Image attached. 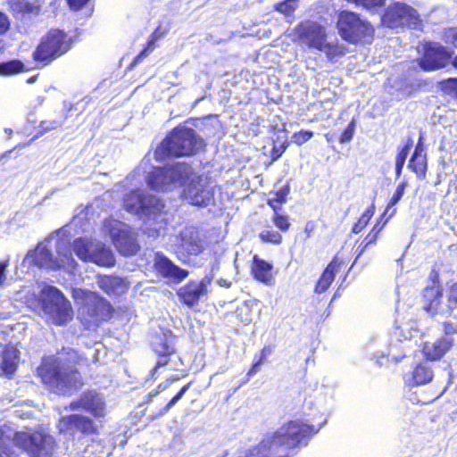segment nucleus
<instances>
[{
  "label": "nucleus",
  "instance_id": "obj_1",
  "mask_svg": "<svg viewBox=\"0 0 457 457\" xmlns=\"http://www.w3.org/2000/svg\"><path fill=\"white\" fill-rule=\"evenodd\" d=\"M189 184L183 191L184 199L190 204L207 206L213 199L212 187L200 176H196L191 165L184 162L154 168L146 177L148 186L157 191H168Z\"/></svg>",
  "mask_w": 457,
  "mask_h": 457
},
{
  "label": "nucleus",
  "instance_id": "obj_2",
  "mask_svg": "<svg viewBox=\"0 0 457 457\" xmlns=\"http://www.w3.org/2000/svg\"><path fill=\"white\" fill-rule=\"evenodd\" d=\"M327 422L325 419L318 426L303 420H293L280 427L272 436H265L258 445L248 448L249 457H268L278 446L294 449L306 445L307 440L317 434Z\"/></svg>",
  "mask_w": 457,
  "mask_h": 457
},
{
  "label": "nucleus",
  "instance_id": "obj_3",
  "mask_svg": "<svg viewBox=\"0 0 457 457\" xmlns=\"http://www.w3.org/2000/svg\"><path fill=\"white\" fill-rule=\"evenodd\" d=\"M54 445V438L44 431L15 433L9 427H0V457H18L16 449L30 457H49Z\"/></svg>",
  "mask_w": 457,
  "mask_h": 457
},
{
  "label": "nucleus",
  "instance_id": "obj_4",
  "mask_svg": "<svg viewBox=\"0 0 457 457\" xmlns=\"http://www.w3.org/2000/svg\"><path fill=\"white\" fill-rule=\"evenodd\" d=\"M38 374L42 381L59 395H64L72 388H79L83 385L77 370L60 357L44 361L38 369Z\"/></svg>",
  "mask_w": 457,
  "mask_h": 457
},
{
  "label": "nucleus",
  "instance_id": "obj_5",
  "mask_svg": "<svg viewBox=\"0 0 457 457\" xmlns=\"http://www.w3.org/2000/svg\"><path fill=\"white\" fill-rule=\"evenodd\" d=\"M204 146V142L195 131L186 126L175 128L154 152L157 160L165 157L195 154Z\"/></svg>",
  "mask_w": 457,
  "mask_h": 457
},
{
  "label": "nucleus",
  "instance_id": "obj_6",
  "mask_svg": "<svg viewBox=\"0 0 457 457\" xmlns=\"http://www.w3.org/2000/svg\"><path fill=\"white\" fill-rule=\"evenodd\" d=\"M72 296L79 308V317L87 329L97 327L111 315L112 305L96 292L88 289L74 288Z\"/></svg>",
  "mask_w": 457,
  "mask_h": 457
},
{
  "label": "nucleus",
  "instance_id": "obj_7",
  "mask_svg": "<svg viewBox=\"0 0 457 457\" xmlns=\"http://www.w3.org/2000/svg\"><path fill=\"white\" fill-rule=\"evenodd\" d=\"M123 206L126 211L144 217L145 225H154V232L158 233L162 228V212L164 204L156 196L145 195L141 190H133L124 196Z\"/></svg>",
  "mask_w": 457,
  "mask_h": 457
},
{
  "label": "nucleus",
  "instance_id": "obj_8",
  "mask_svg": "<svg viewBox=\"0 0 457 457\" xmlns=\"http://www.w3.org/2000/svg\"><path fill=\"white\" fill-rule=\"evenodd\" d=\"M64 245L65 242L61 241L58 242L56 245L57 253L60 257L59 259H54L53 257L51 249L48 247L47 243L39 244L33 252L27 254L26 258H31L34 264L39 268L49 270L62 268L71 272L75 269L77 263L73 259L70 249L66 252L62 251V247Z\"/></svg>",
  "mask_w": 457,
  "mask_h": 457
},
{
  "label": "nucleus",
  "instance_id": "obj_9",
  "mask_svg": "<svg viewBox=\"0 0 457 457\" xmlns=\"http://www.w3.org/2000/svg\"><path fill=\"white\" fill-rule=\"evenodd\" d=\"M337 29L342 38L353 44L362 41L369 42L374 32L373 28L367 21L349 11L340 12Z\"/></svg>",
  "mask_w": 457,
  "mask_h": 457
},
{
  "label": "nucleus",
  "instance_id": "obj_10",
  "mask_svg": "<svg viewBox=\"0 0 457 457\" xmlns=\"http://www.w3.org/2000/svg\"><path fill=\"white\" fill-rule=\"evenodd\" d=\"M104 228L120 254L132 256L137 253L140 249L137 234L129 225L109 219L104 221Z\"/></svg>",
  "mask_w": 457,
  "mask_h": 457
},
{
  "label": "nucleus",
  "instance_id": "obj_11",
  "mask_svg": "<svg viewBox=\"0 0 457 457\" xmlns=\"http://www.w3.org/2000/svg\"><path fill=\"white\" fill-rule=\"evenodd\" d=\"M41 298L44 312L49 316L52 322L61 326L71 319V303L59 289L46 286L42 289Z\"/></svg>",
  "mask_w": 457,
  "mask_h": 457
},
{
  "label": "nucleus",
  "instance_id": "obj_12",
  "mask_svg": "<svg viewBox=\"0 0 457 457\" xmlns=\"http://www.w3.org/2000/svg\"><path fill=\"white\" fill-rule=\"evenodd\" d=\"M71 247L78 258L85 262H94L104 267H112L115 263L112 250L101 242L79 237L73 241Z\"/></svg>",
  "mask_w": 457,
  "mask_h": 457
},
{
  "label": "nucleus",
  "instance_id": "obj_13",
  "mask_svg": "<svg viewBox=\"0 0 457 457\" xmlns=\"http://www.w3.org/2000/svg\"><path fill=\"white\" fill-rule=\"evenodd\" d=\"M71 48V38L60 29H51L34 52V58L47 64L64 54Z\"/></svg>",
  "mask_w": 457,
  "mask_h": 457
},
{
  "label": "nucleus",
  "instance_id": "obj_14",
  "mask_svg": "<svg viewBox=\"0 0 457 457\" xmlns=\"http://www.w3.org/2000/svg\"><path fill=\"white\" fill-rule=\"evenodd\" d=\"M384 26L391 29L403 27L417 28L420 22V14L411 6L396 2L387 7L381 17Z\"/></svg>",
  "mask_w": 457,
  "mask_h": 457
},
{
  "label": "nucleus",
  "instance_id": "obj_15",
  "mask_svg": "<svg viewBox=\"0 0 457 457\" xmlns=\"http://www.w3.org/2000/svg\"><path fill=\"white\" fill-rule=\"evenodd\" d=\"M179 238L178 256L184 263H189L191 256H197L204 250V242L199 230L194 226L185 227L179 232Z\"/></svg>",
  "mask_w": 457,
  "mask_h": 457
},
{
  "label": "nucleus",
  "instance_id": "obj_16",
  "mask_svg": "<svg viewBox=\"0 0 457 457\" xmlns=\"http://www.w3.org/2000/svg\"><path fill=\"white\" fill-rule=\"evenodd\" d=\"M213 279L212 273L205 275L201 280H190L181 287L177 295L179 300L188 307L196 305L202 297L208 295V288Z\"/></svg>",
  "mask_w": 457,
  "mask_h": 457
},
{
  "label": "nucleus",
  "instance_id": "obj_17",
  "mask_svg": "<svg viewBox=\"0 0 457 457\" xmlns=\"http://www.w3.org/2000/svg\"><path fill=\"white\" fill-rule=\"evenodd\" d=\"M295 34L299 42L309 48L318 50L327 39L326 29L317 22L305 21L295 29Z\"/></svg>",
  "mask_w": 457,
  "mask_h": 457
},
{
  "label": "nucleus",
  "instance_id": "obj_18",
  "mask_svg": "<svg viewBox=\"0 0 457 457\" xmlns=\"http://www.w3.org/2000/svg\"><path fill=\"white\" fill-rule=\"evenodd\" d=\"M154 267L158 274L175 283H179L188 276V271L176 265L170 259L161 252L154 258Z\"/></svg>",
  "mask_w": 457,
  "mask_h": 457
},
{
  "label": "nucleus",
  "instance_id": "obj_19",
  "mask_svg": "<svg viewBox=\"0 0 457 457\" xmlns=\"http://www.w3.org/2000/svg\"><path fill=\"white\" fill-rule=\"evenodd\" d=\"M70 409L71 411L82 409L96 418L104 417L105 415L104 398L96 391L83 393L79 400L71 403Z\"/></svg>",
  "mask_w": 457,
  "mask_h": 457
},
{
  "label": "nucleus",
  "instance_id": "obj_20",
  "mask_svg": "<svg viewBox=\"0 0 457 457\" xmlns=\"http://www.w3.org/2000/svg\"><path fill=\"white\" fill-rule=\"evenodd\" d=\"M451 54L445 47L437 44L427 46L423 57L420 60V67L424 71H435L445 67Z\"/></svg>",
  "mask_w": 457,
  "mask_h": 457
},
{
  "label": "nucleus",
  "instance_id": "obj_21",
  "mask_svg": "<svg viewBox=\"0 0 457 457\" xmlns=\"http://www.w3.org/2000/svg\"><path fill=\"white\" fill-rule=\"evenodd\" d=\"M61 432L74 436L76 433L90 434L95 431L94 421L86 416L71 414L62 417L58 424Z\"/></svg>",
  "mask_w": 457,
  "mask_h": 457
},
{
  "label": "nucleus",
  "instance_id": "obj_22",
  "mask_svg": "<svg viewBox=\"0 0 457 457\" xmlns=\"http://www.w3.org/2000/svg\"><path fill=\"white\" fill-rule=\"evenodd\" d=\"M96 283L98 287L109 296L117 297L128 290L127 282L116 276L99 275Z\"/></svg>",
  "mask_w": 457,
  "mask_h": 457
},
{
  "label": "nucleus",
  "instance_id": "obj_23",
  "mask_svg": "<svg viewBox=\"0 0 457 457\" xmlns=\"http://www.w3.org/2000/svg\"><path fill=\"white\" fill-rule=\"evenodd\" d=\"M272 264L254 255L253 259L252 272L256 280L269 285L273 279Z\"/></svg>",
  "mask_w": 457,
  "mask_h": 457
},
{
  "label": "nucleus",
  "instance_id": "obj_24",
  "mask_svg": "<svg viewBox=\"0 0 457 457\" xmlns=\"http://www.w3.org/2000/svg\"><path fill=\"white\" fill-rule=\"evenodd\" d=\"M453 339L442 337L432 344H426L423 349L424 354L431 361L439 360L451 348Z\"/></svg>",
  "mask_w": 457,
  "mask_h": 457
},
{
  "label": "nucleus",
  "instance_id": "obj_25",
  "mask_svg": "<svg viewBox=\"0 0 457 457\" xmlns=\"http://www.w3.org/2000/svg\"><path fill=\"white\" fill-rule=\"evenodd\" d=\"M19 351L14 346H6L3 352L0 370L6 377H11L17 370Z\"/></svg>",
  "mask_w": 457,
  "mask_h": 457
},
{
  "label": "nucleus",
  "instance_id": "obj_26",
  "mask_svg": "<svg viewBox=\"0 0 457 457\" xmlns=\"http://www.w3.org/2000/svg\"><path fill=\"white\" fill-rule=\"evenodd\" d=\"M11 9L16 17L37 15L41 10V3L38 0H14L11 4Z\"/></svg>",
  "mask_w": 457,
  "mask_h": 457
},
{
  "label": "nucleus",
  "instance_id": "obj_27",
  "mask_svg": "<svg viewBox=\"0 0 457 457\" xmlns=\"http://www.w3.org/2000/svg\"><path fill=\"white\" fill-rule=\"evenodd\" d=\"M339 268V263L333 260L324 270L321 274L320 279L318 280L315 287L316 294H322L328 290L330 287L331 283L334 281L336 273L337 272Z\"/></svg>",
  "mask_w": 457,
  "mask_h": 457
},
{
  "label": "nucleus",
  "instance_id": "obj_28",
  "mask_svg": "<svg viewBox=\"0 0 457 457\" xmlns=\"http://www.w3.org/2000/svg\"><path fill=\"white\" fill-rule=\"evenodd\" d=\"M433 377L434 373L428 362L418 364L412 372L413 381L416 386L430 382Z\"/></svg>",
  "mask_w": 457,
  "mask_h": 457
},
{
  "label": "nucleus",
  "instance_id": "obj_29",
  "mask_svg": "<svg viewBox=\"0 0 457 457\" xmlns=\"http://www.w3.org/2000/svg\"><path fill=\"white\" fill-rule=\"evenodd\" d=\"M442 294L438 286L428 287L424 292V298L428 303V311H437L439 309L440 298Z\"/></svg>",
  "mask_w": 457,
  "mask_h": 457
},
{
  "label": "nucleus",
  "instance_id": "obj_30",
  "mask_svg": "<svg viewBox=\"0 0 457 457\" xmlns=\"http://www.w3.org/2000/svg\"><path fill=\"white\" fill-rule=\"evenodd\" d=\"M386 222V220L382 224V226H379V222H377L374 225L370 232L366 236V237L361 241V243L357 247V257L361 256L370 245L376 242L378 236L379 232L382 230Z\"/></svg>",
  "mask_w": 457,
  "mask_h": 457
},
{
  "label": "nucleus",
  "instance_id": "obj_31",
  "mask_svg": "<svg viewBox=\"0 0 457 457\" xmlns=\"http://www.w3.org/2000/svg\"><path fill=\"white\" fill-rule=\"evenodd\" d=\"M318 50L323 52L327 58L331 62L336 61L337 58L345 54L344 47L342 46L327 42V39H325L322 46Z\"/></svg>",
  "mask_w": 457,
  "mask_h": 457
},
{
  "label": "nucleus",
  "instance_id": "obj_32",
  "mask_svg": "<svg viewBox=\"0 0 457 457\" xmlns=\"http://www.w3.org/2000/svg\"><path fill=\"white\" fill-rule=\"evenodd\" d=\"M161 37L159 29H156L150 37L146 46L135 57L131 66H135L141 62L144 58L148 56L155 48V42Z\"/></svg>",
  "mask_w": 457,
  "mask_h": 457
},
{
  "label": "nucleus",
  "instance_id": "obj_33",
  "mask_svg": "<svg viewBox=\"0 0 457 457\" xmlns=\"http://www.w3.org/2000/svg\"><path fill=\"white\" fill-rule=\"evenodd\" d=\"M24 70V64L19 60H12L0 63V76H11Z\"/></svg>",
  "mask_w": 457,
  "mask_h": 457
},
{
  "label": "nucleus",
  "instance_id": "obj_34",
  "mask_svg": "<svg viewBox=\"0 0 457 457\" xmlns=\"http://www.w3.org/2000/svg\"><path fill=\"white\" fill-rule=\"evenodd\" d=\"M154 351L161 355V358L158 360L156 366L153 369V376L156 372L159 367L164 366L168 362V356L172 353L173 349L167 343H162L154 345Z\"/></svg>",
  "mask_w": 457,
  "mask_h": 457
},
{
  "label": "nucleus",
  "instance_id": "obj_35",
  "mask_svg": "<svg viewBox=\"0 0 457 457\" xmlns=\"http://www.w3.org/2000/svg\"><path fill=\"white\" fill-rule=\"evenodd\" d=\"M403 337H404L403 340L399 339V341L403 343V354H397L395 353L397 346L395 345H391L390 349H389L388 355L390 357H392L394 360H395L396 361H399L403 358L406 357L412 349V342L411 339V336L410 335V337H407V336H403Z\"/></svg>",
  "mask_w": 457,
  "mask_h": 457
},
{
  "label": "nucleus",
  "instance_id": "obj_36",
  "mask_svg": "<svg viewBox=\"0 0 457 457\" xmlns=\"http://www.w3.org/2000/svg\"><path fill=\"white\" fill-rule=\"evenodd\" d=\"M375 206L371 204L353 226L352 232L359 234L369 223L374 214Z\"/></svg>",
  "mask_w": 457,
  "mask_h": 457
},
{
  "label": "nucleus",
  "instance_id": "obj_37",
  "mask_svg": "<svg viewBox=\"0 0 457 457\" xmlns=\"http://www.w3.org/2000/svg\"><path fill=\"white\" fill-rule=\"evenodd\" d=\"M408 167L419 176L425 175L427 170L426 156L411 157Z\"/></svg>",
  "mask_w": 457,
  "mask_h": 457
},
{
  "label": "nucleus",
  "instance_id": "obj_38",
  "mask_svg": "<svg viewBox=\"0 0 457 457\" xmlns=\"http://www.w3.org/2000/svg\"><path fill=\"white\" fill-rule=\"evenodd\" d=\"M298 5V0H284L275 4L274 8L277 12L285 14L291 15Z\"/></svg>",
  "mask_w": 457,
  "mask_h": 457
},
{
  "label": "nucleus",
  "instance_id": "obj_39",
  "mask_svg": "<svg viewBox=\"0 0 457 457\" xmlns=\"http://www.w3.org/2000/svg\"><path fill=\"white\" fill-rule=\"evenodd\" d=\"M287 194V187L281 188L279 191L276 193L274 198H270L269 200V204L274 210V212H276L279 208V205L286 202Z\"/></svg>",
  "mask_w": 457,
  "mask_h": 457
},
{
  "label": "nucleus",
  "instance_id": "obj_40",
  "mask_svg": "<svg viewBox=\"0 0 457 457\" xmlns=\"http://www.w3.org/2000/svg\"><path fill=\"white\" fill-rule=\"evenodd\" d=\"M405 187H406V182H402L397 186L392 198L390 199V201L387 204L386 210L385 213L380 217V220H382L383 217L386 215L387 210L394 207L402 199L403 193H404Z\"/></svg>",
  "mask_w": 457,
  "mask_h": 457
},
{
  "label": "nucleus",
  "instance_id": "obj_41",
  "mask_svg": "<svg viewBox=\"0 0 457 457\" xmlns=\"http://www.w3.org/2000/svg\"><path fill=\"white\" fill-rule=\"evenodd\" d=\"M62 124V120H43L39 124L40 131L38 132V134L43 135L46 132L56 129L57 128L61 127Z\"/></svg>",
  "mask_w": 457,
  "mask_h": 457
},
{
  "label": "nucleus",
  "instance_id": "obj_42",
  "mask_svg": "<svg viewBox=\"0 0 457 457\" xmlns=\"http://www.w3.org/2000/svg\"><path fill=\"white\" fill-rule=\"evenodd\" d=\"M313 137V132L309 130H300L293 135V141L297 145H302Z\"/></svg>",
  "mask_w": 457,
  "mask_h": 457
},
{
  "label": "nucleus",
  "instance_id": "obj_43",
  "mask_svg": "<svg viewBox=\"0 0 457 457\" xmlns=\"http://www.w3.org/2000/svg\"><path fill=\"white\" fill-rule=\"evenodd\" d=\"M260 237L264 242L280 244L282 241L281 235L276 231L266 230L262 232Z\"/></svg>",
  "mask_w": 457,
  "mask_h": 457
},
{
  "label": "nucleus",
  "instance_id": "obj_44",
  "mask_svg": "<svg viewBox=\"0 0 457 457\" xmlns=\"http://www.w3.org/2000/svg\"><path fill=\"white\" fill-rule=\"evenodd\" d=\"M273 222L282 231H287L290 227L288 217L278 213L277 211L273 217Z\"/></svg>",
  "mask_w": 457,
  "mask_h": 457
},
{
  "label": "nucleus",
  "instance_id": "obj_45",
  "mask_svg": "<svg viewBox=\"0 0 457 457\" xmlns=\"http://www.w3.org/2000/svg\"><path fill=\"white\" fill-rule=\"evenodd\" d=\"M443 39L446 44H451L457 47V27L445 29Z\"/></svg>",
  "mask_w": 457,
  "mask_h": 457
},
{
  "label": "nucleus",
  "instance_id": "obj_46",
  "mask_svg": "<svg viewBox=\"0 0 457 457\" xmlns=\"http://www.w3.org/2000/svg\"><path fill=\"white\" fill-rule=\"evenodd\" d=\"M441 85L445 92L457 96V78L447 79L442 81Z\"/></svg>",
  "mask_w": 457,
  "mask_h": 457
},
{
  "label": "nucleus",
  "instance_id": "obj_47",
  "mask_svg": "<svg viewBox=\"0 0 457 457\" xmlns=\"http://www.w3.org/2000/svg\"><path fill=\"white\" fill-rule=\"evenodd\" d=\"M354 129H355V122L354 120H352L347 128L344 130L342 135L340 136L339 141L341 143H348L353 139V137L354 135Z\"/></svg>",
  "mask_w": 457,
  "mask_h": 457
},
{
  "label": "nucleus",
  "instance_id": "obj_48",
  "mask_svg": "<svg viewBox=\"0 0 457 457\" xmlns=\"http://www.w3.org/2000/svg\"><path fill=\"white\" fill-rule=\"evenodd\" d=\"M266 357V348H263L261 356L258 360H256V357L254 358V362L252 365L251 369L247 372L248 377L253 376L259 370V367L262 364L264 361V359Z\"/></svg>",
  "mask_w": 457,
  "mask_h": 457
},
{
  "label": "nucleus",
  "instance_id": "obj_49",
  "mask_svg": "<svg viewBox=\"0 0 457 457\" xmlns=\"http://www.w3.org/2000/svg\"><path fill=\"white\" fill-rule=\"evenodd\" d=\"M411 146V142L408 143L405 146H403L398 153L395 158V163L404 165L405 161L408 157L410 148Z\"/></svg>",
  "mask_w": 457,
  "mask_h": 457
},
{
  "label": "nucleus",
  "instance_id": "obj_50",
  "mask_svg": "<svg viewBox=\"0 0 457 457\" xmlns=\"http://www.w3.org/2000/svg\"><path fill=\"white\" fill-rule=\"evenodd\" d=\"M448 302V307L450 309H453L457 305V284L451 287Z\"/></svg>",
  "mask_w": 457,
  "mask_h": 457
},
{
  "label": "nucleus",
  "instance_id": "obj_51",
  "mask_svg": "<svg viewBox=\"0 0 457 457\" xmlns=\"http://www.w3.org/2000/svg\"><path fill=\"white\" fill-rule=\"evenodd\" d=\"M10 28V21L6 14L0 12V35L4 34Z\"/></svg>",
  "mask_w": 457,
  "mask_h": 457
},
{
  "label": "nucleus",
  "instance_id": "obj_52",
  "mask_svg": "<svg viewBox=\"0 0 457 457\" xmlns=\"http://www.w3.org/2000/svg\"><path fill=\"white\" fill-rule=\"evenodd\" d=\"M9 267V260L0 262V287L4 286L6 280V270Z\"/></svg>",
  "mask_w": 457,
  "mask_h": 457
},
{
  "label": "nucleus",
  "instance_id": "obj_53",
  "mask_svg": "<svg viewBox=\"0 0 457 457\" xmlns=\"http://www.w3.org/2000/svg\"><path fill=\"white\" fill-rule=\"evenodd\" d=\"M89 0H67L69 7L77 11L81 9Z\"/></svg>",
  "mask_w": 457,
  "mask_h": 457
},
{
  "label": "nucleus",
  "instance_id": "obj_54",
  "mask_svg": "<svg viewBox=\"0 0 457 457\" xmlns=\"http://www.w3.org/2000/svg\"><path fill=\"white\" fill-rule=\"evenodd\" d=\"M178 402H179V400L172 397L171 400L159 411V413L155 416V418L161 417V416H163L164 414H166L169 411V410L172 406H174Z\"/></svg>",
  "mask_w": 457,
  "mask_h": 457
},
{
  "label": "nucleus",
  "instance_id": "obj_55",
  "mask_svg": "<svg viewBox=\"0 0 457 457\" xmlns=\"http://www.w3.org/2000/svg\"><path fill=\"white\" fill-rule=\"evenodd\" d=\"M178 402H179V400L172 397L171 400L159 411V413L155 416V418L161 417V416H163L164 414H166L169 411V410L172 406H174Z\"/></svg>",
  "mask_w": 457,
  "mask_h": 457
},
{
  "label": "nucleus",
  "instance_id": "obj_56",
  "mask_svg": "<svg viewBox=\"0 0 457 457\" xmlns=\"http://www.w3.org/2000/svg\"><path fill=\"white\" fill-rule=\"evenodd\" d=\"M178 402H179V400L172 397L171 400L159 411V413L155 416V418L161 417V416H163L164 414H166L169 411V410L172 406H174Z\"/></svg>",
  "mask_w": 457,
  "mask_h": 457
},
{
  "label": "nucleus",
  "instance_id": "obj_57",
  "mask_svg": "<svg viewBox=\"0 0 457 457\" xmlns=\"http://www.w3.org/2000/svg\"><path fill=\"white\" fill-rule=\"evenodd\" d=\"M423 152H424V148H423V144L421 142V137H420L416 147H415V151L411 157L426 156L425 154H423Z\"/></svg>",
  "mask_w": 457,
  "mask_h": 457
},
{
  "label": "nucleus",
  "instance_id": "obj_58",
  "mask_svg": "<svg viewBox=\"0 0 457 457\" xmlns=\"http://www.w3.org/2000/svg\"><path fill=\"white\" fill-rule=\"evenodd\" d=\"M44 101L45 97L43 96H38L29 103V108L36 109L38 106L42 105Z\"/></svg>",
  "mask_w": 457,
  "mask_h": 457
},
{
  "label": "nucleus",
  "instance_id": "obj_59",
  "mask_svg": "<svg viewBox=\"0 0 457 457\" xmlns=\"http://www.w3.org/2000/svg\"><path fill=\"white\" fill-rule=\"evenodd\" d=\"M444 331L445 333V337H450V335H453L457 332L456 328L453 327V325L450 323L444 324Z\"/></svg>",
  "mask_w": 457,
  "mask_h": 457
},
{
  "label": "nucleus",
  "instance_id": "obj_60",
  "mask_svg": "<svg viewBox=\"0 0 457 457\" xmlns=\"http://www.w3.org/2000/svg\"><path fill=\"white\" fill-rule=\"evenodd\" d=\"M190 385L191 384L188 383V384L185 385L184 386H182L180 388V390L173 397L179 401L183 397V395L186 394V392L189 389Z\"/></svg>",
  "mask_w": 457,
  "mask_h": 457
},
{
  "label": "nucleus",
  "instance_id": "obj_61",
  "mask_svg": "<svg viewBox=\"0 0 457 457\" xmlns=\"http://www.w3.org/2000/svg\"><path fill=\"white\" fill-rule=\"evenodd\" d=\"M251 453L247 452V449H239L235 452L233 457H249Z\"/></svg>",
  "mask_w": 457,
  "mask_h": 457
},
{
  "label": "nucleus",
  "instance_id": "obj_62",
  "mask_svg": "<svg viewBox=\"0 0 457 457\" xmlns=\"http://www.w3.org/2000/svg\"><path fill=\"white\" fill-rule=\"evenodd\" d=\"M217 283L219 284V286H220L222 287L228 288L231 287V281L225 279V278L218 279Z\"/></svg>",
  "mask_w": 457,
  "mask_h": 457
},
{
  "label": "nucleus",
  "instance_id": "obj_63",
  "mask_svg": "<svg viewBox=\"0 0 457 457\" xmlns=\"http://www.w3.org/2000/svg\"><path fill=\"white\" fill-rule=\"evenodd\" d=\"M403 166L404 165H400L398 163H395V174H396V178H399L402 174V170L403 169Z\"/></svg>",
  "mask_w": 457,
  "mask_h": 457
},
{
  "label": "nucleus",
  "instance_id": "obj_64",
  "mask_svg": "<svg viewBox=\"0 0 457 457\" xmlns=\"http://www.w3.org/2000/svg\"><path fill=\"white\" fill-rule=\"evenodd\" d=\"M159 395V390L158 389H154L152 390L148 395H147V399L148 400H151L152 398L155 397L156 395Z\"/></svg>",
  "mask_w": 457,
  "mask_h": 457
}]
</instances>
